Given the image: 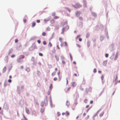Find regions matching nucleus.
<instances>
[{
    "mask_svg": "<svg viewBox=\"0 0 120 120\" xmlns=\"http://www.w3.org/2000/svg\"><path fill=\"white\" fill-rule=\"evenodd\" d=\"M104 113V112L101 111V110H99L94 115V116H97L98 114H99V116L100 117H102Z\"/></svg>",
    "mask_w": 120,
    "mask_h": 120,
    "instance_id": "nucleus-1",
    "label": "nucleus"
},
{
    "mask_svg": "<svg viewBox=\"0 0 120 120\" xmlns=\"http://www.w3.org/2000/svg\"><path fill=\"white\" fill-rule=\"evenodd\" d=\"M47 104V97H46L45 99H44V101L41 102V106L42 107H43L44 105L46 106Z\"/></svg>",
    "mask_w": 120,
    "mask_h": 120,
    "instance_id": "nucleus-2",
    "label": "nucleus"
},
{
    "mask_svg": "<svg viewBox=\"0 0 120 120\" xmlns=\"http://www.w3.org/2000/svg\"><path fill=\"white\" fill-rule=\"evenodd\" d=\"M24 56L23 55H21L20 56L19 58H18L17 60V61L18 63H20L22 61L21 60V59L24 58Z\"/></svg>",
    "mask_w": 120,
    "mask_h": 120,
    "instance_id": "nucleus-3",
    "label": "nucleus"
},
{
    "mask_svg": "<svg viewBox=\"0 0 120 120\" xmlns=\"http://www.w3.org/2000/svg\"><path fill=\"white\" fill-rule=\"evenodd\" d=\"M73 6L75 8H77L81 7L82 6L80 4H75V5L74 6Z\"/></svg>",
    "mask_w": 120,
    "mask_h": 120,
    "instance_id": "nucleus-4",
    "label": "nucleus"
},
{
    "mask_svg": "<svg viewBox=\"0 0 120 120\" xmlns=\"http://www.w3.org/2000/svg\"><path fill=\"white\" fill-rule=\"evenodd\" d=\"M75 14L76 16L77 17H78L81 14V12L80 11H77L76 12Z\"/></svg>",
    "mask_w": 120,
    "mask_h": 120,
    "instance_id": "nucleus-5",
    "label": "nucleus"
},
{
    "mask_svg": "<svg viewBox=\"0 0 120 120\" xmlns=\"http://www.w3.org/2000/svg\"><path fill=\"white\" fill-rule=\"evenodd\" d=\"M8 61V57L7 56H6L5 59L4 61L5 63H7Z\"/></svg>",
    "mask_w": 120,
    "mask_h": 120,
    "instance_id": "nucleus-6",
    "label": "nucleus"
},
{
    "mask_svg": "<svg viewBox=\"0 0 120 120\" xmlns=\"http://www.w3.org/2000/svg\"><path fill=\"white\" fill-rule=\"evenodd\" d=\"M25 110L26 112L28 114H29L30 112L29 110V109L28 108H26L25 109Z\"/></svg>",
    "mask_w": 120,
    "mask_h": 120,
    "instance_id": "nucleus-7",
    "label": "nucleus"
},
{
    "mask_svg": "<svg viewBox=\"0 0 120 120\" xmlns=\"http://www.w3.org/2000/svg\"><path fill=\"white\" fill-rule=\"evenodd\" d=\"M32 115L35 116L36 115V112L34 110H33L32 111Z\"/></svg>",
    "mask_w": 120,
    "mask_h": 120,
    "instance_id": "nucleus-8",
    "label": "nucleus"
},
{
    "mask_svg": "<svg viewBox=\"0 0 120 120\" xmlns=\"http://www.w3.org/2000/svg\"><path fill=\"white\" fill-rule=\"evenodd\" d=\"M118 78L117 76V75H116L114 77V81H116Z\"/></svg>",
    "mask_w": 120,
    "mask_h": 120,
    "instance_id": "nucleus-9",
    "label": "nucleus"
},
{
    "mask_svg": "<svg viewBox=\"0 0 120 120\" xmlns=\"http://www.w3.org/2000/svg\"><path fill=\"white\" fill-rule=\"evenodd\" d=\"M45 110V108H41V113H43L44 112Z\"/></svg>",
    "mask_w": 120,
    "mask_h": 120,
    "instance_id": "nucleus-10",
    "label": "nucleus"
},
{
    "mask_svg": "<svg viewBox=\"0 0 120 120\" xmlns=\"http://www.w3.org/2000/svg\"><path fill=\"white\" fill-rule=\"evenodd\" d=\"M76 85V84L75 82H73L72 83V86L74 87Z\"/></svg>",
    "mask_w": 120,
    "mask_h": 120,
    "instance_id": "nucleus-11",
    "label": "nucleus"
},
{
    "mask_svg": "<svg viewBox=\"0 0 120 120\" xmlns=\"http://www.w3.org/2000/svg\"><path fill=\"white\" fill-rule=\"evenodd\" d=\"M52 45L51 42H49L48 45V47H51L52 46Z\"/></svg>",
    "mask_w": 120,
    "mask_h": 120,
    "instance_id": "nucleus-12",
    "label": "nucleus"
},
{
    "mask_svg": "<svg viewBox=\"0 0 120 120\" xmlns=\"http://www.w3.org/2000/svg\"><path fill=\"white\" fill-rule=\"evenodd\" d=\"M6 67H4V68H3V72H5V71H6Z\"/></svg>",
    "mask_w": 120,
    "mask_h": 120,
    "instance_id": "nucleus-13",
    "label": "nucleus"
},
{
    "mask_svg": "<svg viewBox=\"0 0 120 120\" xmlns=\"http://www.w3.org/2000/svg\"><path fill=\"white\" fill-rule=\"evenodd\" d=\"M35 25L36 23L34 22H33L32 24V27H33Z\"/></svg>",
    "mask_w": 120,
    "mask_h": 120,
    "instance_id": "nucleus-14",
    "label": "nucleus"
},
{
    "mask_svg": "<svg viewBox=\"0 0 120 120\" xmlns=\"http://www.w3.org/2000/svg\"><path fill=\"white\" fill-rule=\"evenodd\" d=\"M107 63V61H104L103 63V64L104 66H105L106 65Z\"/></svg>",
    "mask_w": 120,
    "mask_h": 120,
    "instance_id": "nucleus-15",
    "label": "nucleus"
},
{
    "mask_svg": "<svg viewBox=\"0 0 120 120\" xmlns=\"http://www.w3.org/2000/svg\"><path fill=\"white\" fill-rule=\"evenodd\" d=\"M69 115V112L68 111H67L65 113L66 116H68Z\"/></svg>",
    "mask_w": 120,
    "mask_h": 120,
    "instance_id": "nucleus-16",
    "label": "nucleus"
},
{
    "mask_svg": "<svg viewBox=\"0 0 120 120\" xmlns=\"http://www.w3.org/2000/svg\"><path fill=\"white\" fill-rule=\"evenodd\" d=\"M59 73H58V76H59V81H60L61 80V76H59Z\"/></svg>",
    "mask_w": 120,
    "mask_h": 120,
    "instance_id": "nucleus-17",
    "label": "nucleus"
},
{
    "mask_svg": "<svg viewBox=\"0 0 120 120\" xmlns=\"http://www.w3.org/2000/svg\"><path fill=\"white\" fill-rule=\"evenodd\" d=\"M56 72H54L52 73L51 75H52V76H53L55 75H56Z\"/></svg>",
    "mask_w": 120,
    "mask_h": 120,
    "instance_id": "nucleus-18",
    "label": "nucleus"
},
{
    "mask_svg": "<svg viewBox=\"0 0 120 120\" xmlns=\"http://www.w3.org/2000/svg\"><path fill=\"white\" fill-rule=\"evenodd\" d=\"M50 22L51 23H53L55 21L53 19H52L50 21Z\"/></svg>",
    "mask_w": 120,
    "mask_h": 120,
    "instance_id": "nucleus-19",
    "label": "nucleus"
},
{
    "mask_svg": "<svg viewBox=\"0 0 120 120\" xmlns=\"http://www.w3.org/2000/svg\"><path fill=\"white\" fill-rule=\"evenodd\" d=\"M52 84H51L50 85V86L49 87L50 90H51V89L52 88Z\"/></svg>",
    "mask_w": 120,
    "mask_h": 120,
    "instance_id": "nucleus-20",
    "label": "nucleus"
},
{
    "mask_svg": "<svg viewBox=\"0 0 120 120\" xmlns=\"http://www.w3.org/2000/svg\"><path fill=\"white\" fill-rule=\"evenodd\" d=\"M65 30V28H63L62 29V32H61V33L62 34H63L64 32V31Z\"/></svg>",
    "mask_w": 120,
    "mask_h": 120,
    "instance_id": "nucleus-21",
    "label": "nucleus"
},
{
    "mask_svg": "<svg viewBox=\"0 0 120 120\" xmlns=\"http://www.w3.org/2000/svg\"><path fill=\"white\" fill-rule=\"evenodd\" d=\"M52 52L53 53H54L56 52L55 49H53L52 50Z\"/></svg>",
    "mask_w": 120,
    "mask_h": 120,
    "instance_id": "nucleus-22",
    "label": "nucleus"
},
{
    "mask_svg": "<svg viewBox=\"0 0 120 120\" xmlns=\"http://www.w3.org/2000/svg\"><path fill=\"white\" fill-rule=\"evenodd\" d=\"M80 35H78L76 38V39L77 40L79 37H80Z\"/></svg>",
    "mask_w": 120,
    "mask_h": 120,
    "instance_id": "nucleus-23",
    "label": "nucleus"
},
{
    "mask_svg": "<svg viewBox=\"0 0 120 120\" xmlns=\"http://www.w3.org/2000/svg\"><path fill=\"white\" fill-rule=\"evenodd\" d=\"M87 99H85L84 101V102L85 103H87Z\"/></svg>",
    "mask_w": 120,
    "mask_h": 120,
    "instance_id": "nucleus-24",
    "label": "nucleus"
},
{
    "mask_svg": "<svg viewBox=\"0 0 120 120\" xmlns=\"http://www.w3.org/2000/svg\"><path fill=\"white\" fill-rule=\"evenodd\" d=\"M55 58L56 59V60L58 61L59 60V57L58 56H55Z\"/></svg>",
    "mask_w": 120,
    "mask_h": 120,
    "instance_id": "nucleus-25",
    "label": "nucleus"
},
{
    "mask_svg": "<svg viewBox=\"0 0 120 120\" xmlns=\"http://www.w3.org/2000/svg\"><path fill=\"white\" fill-rule=\"evenodd\" d=\"M26 71H27L28 72L30 70V69L29 68H26Z\"/></svg>",
    "mask_w": 120,
    "mask_h": 120,
    "instance_id": "nucleus-26",
    "label": "nucleus"
},
{
    "mask_svg": "<svg viewBox=\"0 0 120 120\" xmlns=\"http://www.w3.org/2000/svg\"><path fill=\"white\" fill-rule=\"evenodd\" d=\"M59 18V17L58 16H55L54 17L53 19H56L58 18Z\"/></svg>",
    "mask_w": 120,
    "mask_h": 120,
    "instance_id": "nucleus-27",
    "label": "nucleus"
},
{
    "mask_svg": "<svg viewBox=\"0 0 120 120\" xmlns=\"http://www.w3.org/2000/svg\"><path fill=\"white\" fill-rule=\"evenodd\" d=\"M66 105L68 106V105L69 104V103L68 102V101H67L66 102Z\"/></svg>",
    "mask_w": 120,
    "mask_h": 120,
    "instance_id": "nucleus-28",
    "label": "nucleus"
},
{
    "mask_svg": "<svg viewBox=\"0 0 120 120\" xmlns=\"http://www.w3.org/2000/svg\"><path fill=\"white\" fill-rule=\"evenodd\" d=\"M43 44L44 45H46V42L45 41H43Z\"/></svg>",
    "mask_w": 120,
    "mask_h": 120,
    "instance_id": "nucleus-29",
    "label": "nucleus"
},
{
    "mask_svg": "<svg viewBox=\"0 0 120 120\" xmlns=\"http://www.w3.org/2000/svg\"><path fill=\"white\" fill-rule=\"evenodd\" d=\"M69 55H70V58H71V60H72V57L71 55V53H69Z\"/></svg>",
    "mask_w": 120,
    "mask_h": 120,
    "instance_id": "nucleus-30",
    "label": "nucleus"
},
{
    "mask_svg": "<svg viewBox=\"0 0 120 120\" xmlns=\"http://www.w3.org/2000/svg\"><path fill=\"white\" fill-rule=\"evenodd\" d=\"M79 26L81 27H82L83 26V24L82 23H80V24L79 25Z\"/></svg>",
    "mask_w": 120,
    "mask_h": 120,
    "instance_id": "nucleus-31",
    "label": "nucleus"
},
{
    "mask_svg": "<svg viewBox=\"0 0 120 120\" xmlns=\"http://www.w3.org/2000/svg\"><path fill=\"white\" fill-rule=\"evenodd\" d=\"M42 34L43 36H45V35H46L45 33L44 32H43L42 33Z\"/></svg>",
    "mask_w": 120,
    "mask_h": 120,
    "instance_id": "nucleus-32",
    "label": "nucleus"
},
{
    "mask_svg": "<svg viewBox=\"0 0 120 120\" xmlns=\"http://www.w3.org/2000/svg\"><path fill=\"white\" fill-rule=\"evenodd\" d=\"M37 73L38 75H39L40 74V71H37Z\"/></svg>",
    "mask_w": 120,
    "mask_h": 120,
    "instance_id": "nucleus-33",
    "label": "nucleus"
},
{
    "mask_svg": "<svg viewBox=\"0 0 120 120\" xmlns=\"http://www.w3.org/2000/svg\"><path fill=\"white\" fill-rule=\"evenodd\" d=\"M15 54H13L11 56V57L12 58L14 57H15Z\"/></svg>",
    "mask_w": 120,
    "mask_h": 120,
    "instance_id": "nucleus-34",
    "label": "nucleus"
},
{
    "mask_svg": "<svg viewBox=\"0 0 120 120\" xmlns=\"http://www.w3.org/2000/svg\"><path fill=\"white\" fill-rule=\"evenodd\" d=\"M89 36V34H87L86 35V37L87 38H88Z\"/></svg>",
    "mask_w": 120,
    "mask_h": 120,
    "instance_id": "nucleus-35",
    "label": "nucleus"
},
{
    "mask_svg": "<svg viewBox=\"0 0 120 120\" xmlns=\"http://www.w3.org/2000/svg\"><path fill=\"white\" fill-rule=\"evenodd\" d=\"M24 118V119H22V120H27L26 119L25 117L24 116H23Z\"/></svg>",
    "mask_w": 120,
    "mask_h": 120,
    "instance_id": "nucleus-36",
    "label": "nucleus"
},
{
    "mask_svg": "<svg viewBox=\"0 0 120 120\" xmlns=\"http://www.w3.org/2000/svg\"><path fill=\"white\" fill-rule=\"evenodd\" d=\"M57 80V78L56 77H55L53 79V80L54 81H56Z\"/></svg>",
    "mask_w": 120,
    "mask_h": 120,
    "instance_id": "nucleus-37",
    "label": "nucleus"
},
{
    "mask_svg": "<svg viewBox=\"0 0 120 120\" xmlns=\"http://www.w3.org/2000/svg\"><path fill=\"white\" fill-rule=\"evenodd\" d=\"M79 19L80 20H82L83 19V18L82 17H79Z\"/></svg>",
    "mask_w": 120,
    "mask_h": 120,
    "instance_id": "nucleus-38",
    "label": "nucleus"
},
{
    "mask_svg": "<svg viewBox=\"0 0 120 120\" xmlns=\"http://www.w3.org/2000/svg\"><path fill=\"white\" fill-rule=\"evenodd\" d=\"M39 55L41 56H42L43 55V54L41 53H39Z\"/></svg>",
    "mask_w": 120,
    "mask_h": 120,
    "instance_id": "nucleus-39",
    "label": "nucleus"
},
{
    "mask_svg": "<svg viewBox=\"0 0 120 120\" xmlns=\"http://www.w3.org/2000/svg\"><path fill=\"white\" fill-rule=\"evenodd\" d=\"M64 43L65 44L64 45L66 47L67 46V43L66 42H64Z\"/></svg>",
    "mask_w": 120,
    "mask_h": 120,
    "instance_id": "nucleus-40",
    "label": "nucleus"
},
{
    "mask_svg": "<svg viewBox=\"0 0 120 120\" xmlns=\"http://www.w3.org/2000/svg\"><path fill=\"white\" fill-rule=\"evenodd\" d=\"M109 55L108 54L106 53L105 55V56L106 57H107Z\"/></svg>",
    "mask_w": 120,
    "mask_h": 120,
    "instance_id": "nucleus-41",
    "label": "nucleus"
},
{
    "mask_svg": "<svg viewBox=\"0 0 120 120\" xmlns=\"http://www.w3.org/2000/svg\"><path fill=\"white\" fill-rule=\"evenodd\" d=\"M97 72V70L96 69H94V73H96Z\"/></svg>",
    "mask_w": 120,
    "mask_h": 120,
    "instance_id": "nucleus-42",
    "label": "nucleus"
},
{
    "mask_svg": "<svg viewBox=\"0 0 120 120\" xmlns=\"http://www.w3.org/2000/svg\"><path fill=\"white\" fill-rule=\"evenodd\" d=\"M8 82H9L11 83V80L10 79H9L8 80Z\"/></svg>",
    "mask_w": 120,
    "mask_h": 120,
    "instance_id": "nucleus-43",
    "label": "nucleus"
},
{
    "mask_svg": "<svg viewBox=\"0 0 120 120\" xmlns=\"http://www.w3.org/2000/svg\"><path fill=\"white\" fill-rule=\"evenodd\" d=\"M49 20V19H48L46 20V19H44V21L45 22L46 21H48Z\"/></svg>",
    "mask_w": 120,
    "mask_h": 120,
    "instance_id": "nucleus-44",
    "label": "nucleus"
},
{
    "mask_svg": "<svg viewBox=\"0 0 120 120\" xmlns=\"http://www.w3.org/2000/svg\"><path fill=\"white\" fill-rule=\"evenodd\" d=\"M56 14L55 13H53L52 14V15L53 16H54Z\"/></svg>",
    "mask_w": 120,
    "mask_h": 120,
    "instance_id": "nucleus-45",
    "label": "nucleus"
},
{
    "mask_svg": "<svg viewBox=\"0 0 120 120\" xmlns=\"http://www.w3.org/2000/svg\"><path fill=\"white\" fill-rule=\"evenodd\" d=\"M91 108V107H90L88 109L86 110V112H88L89 110L90 109V108Z\"/></svg>",
    "mask_w": 120,
    "mask_h": 120,
    "instance_id": "nucleus-46",
    "label": "nucleus"
},
{
    "mask_svg": "<svg viewBox=\"0 0 120 120\" xmlns=\"http://www.w3.org/2000/svg\"><path fill=\"white\" fill-rule=\"evenodd\" d=\"M36 22H37V23H39L40 22V20H37Z\"/></svg>",
    "mask_w": 120,
    "mask_h": 120,
    "instance_id": "nucleus-47",
    "label": "nucleus"
},
{
    "mask_svg": "<svg viewBox=\"0 0 120 120\" xmlns=\"http://www.w3.org/2000/svg\"><path fill=\"white\" fill-rule=\"evenodd\" d=\"M37 42L39 44H40L41 43V41L40 40H38L37 41Z\"/></svg>",
    "mask_w": 120,
    "mask_h": 120,
    "instance_id": "nucleus-48",
    "label": "nucleus"
},
{
    "mask_svg": "<svg viewBox=\"0 0 120 120\" xmlns=\"http://www.w3.org/2000/svg\"><path fill=\"white\" fill-rule=\"evenodd\" d=\"M62 64H65V61L64 60H63L62 61Z\"/></svg>",
    "mask_w": 120,
    "mask_h": 120,
    "instance_id": "nucleus-49",
    "label": "nucleus"
},
{
    "mask_svg": "<svg viewBox=\"0 0 120 120\" xmlns=\"http://www.w3.org/2000/svg\"><path fill=\"white\" fill-rule=\"evenodd\" d=\"M18 39H16L15 40V43H17L18 42Z\"/></svg>",
    "mask_w": 120,
    "mask_h": 120,
    "instance_id": "nucleus-50",
    "label": "nucleus"
},
{
    "mask_svg": "<svg viewBox=\"0 0 120 120\" xmlns=\"http://www.w3.org/2000/svg\"><path fill=\"white\" fill-rule=\"evenodd\" d=\"M24 22L25 23H26V20L25 19H24L23 20Z\"/></svg>",
    "mask_w": 120,
    "mask_h": 120,
    "instance_id": "nucleus-51",
    "label": "nucleus"
},
{
    "mask_svg": "<svg viewBox=\"0 0 120 120\" xmlns=\"http://www.w3.org/2000/svg\"><path fill=\"white\" fill-rule=\"evenodd\" d=\"M93 101L92 100H91L90 101V103L91 104H92L93 103Z\"/></svg>",
    "mask_w": 120,
    "mask_h": 120,
    "instance_id": "nucleus-52",
    "label": "nucleus"
},
{
    "mask_svg": "<svg viewBox=\"0 0 120 120\" xmlns=\"http://www.w3.org/2000/svg\"><path fill=\"white\" fill-rule=\"evenodd\" d=\"M79 41H82V38H79Z\"/></svg>",
    "mask_w": 120,
    "mask_h": 120,
    "instance_id": "nucleus-53",
    "label": "nucleus"
},
{
    "mask_svg": "<svg viewBox=\"0 0 120 120\" xmlns=\"http://www.w3.org/2000/svg\"><path fill=\"white\" fill-rule=\"evenodd\" d=\"M58 116H60V112H58L57 113Z\"/></svg>",
    "mask_w": 120,
    "mask_h": 120,
    "instance_id": "nucleus-54",
    "label": "nucleus"
},
{
    "mask_svg": "<svg viewBox=\"0 0 120 120\" xmlns=\"http://www.w3.org/2000/svg\"><path fill=\"white\" fill-rule=\"evenodd\" d=\"M80 89L81 90H83V89L81 87V86L80 87Z\"/></svg>",
    "mask_w": 120,
    "mask_h": 120,
    "instance_id": "nucleus-55",
    "label": "nucleus"
},
{
    "mask_svg": "<svg viewBox=\"0 0 120 120\" xmlns=\"http://www.w3.org/2000/svg\"><path fill=\"white\" fill-rule=\"evenodd\" d=\"M50 91H49L48 92V93H47L49 95L50 94Z\"/></svg>",
    "mask_w": 120,
    "mask_h": 120,
    "instance_id": "nucleus-56",
    "label": "nucleus"
},
{
    "mask_svg": "<svg viewBox=\"0 0 120 120\" xmlns=\"http://www.w3.org/2000/svg\"><path fill=\"white\" fill-rule=\"evenodd\" d=\"M67 9L68 11H69V12H70L71 11L68 8H67Z\"/></svg>",
    "mask_w": 120,
    "mask_h": 120,
    "instance_id": "nucleus-57",
    "label": "nucleus"
},
{
    "mask_svg": "<svg viewBox=\"0 0 120 120\" xmlns=\"http://www.w3.org/2000/svg\"><path fill=\"white\" fill-rule=\"evenodd\" d=\"M59 40L61 42V41L62 40V39L61 38H60L59 39Z\"/></svg>",
    "mask_w": 120,
    "mask_h": 120,
    "instance_id": "nucleus-58",
    "label": "nucleus"
},
{
    "mask_svg": "<svg viewBox=\"0 0 120 120\" xmlns=\"http://www.w3.org/2000/svg\"><path fill=\"white\" fill-rule=\"evenodd\" d=\"M71 88L70 87H69L68 88V89H67V91H69V90Z\"/></svg>",
    "mask_w": 120,
    "mask_h": 120,
    "instance_id": "nucleus-59",
    "label": "nucleus"
},
{
    "mask_svg": "<svg viewBox=\"0 0 120 120\" xmlns=\"http://www.w3.org/2000/svg\"><path fill=\"white\" fill-rule=\"evenodd\" d=\"M89 107V105H87L86 107V108H87Z\"/></svg>",
    "mask_w": 120,
    "mask_h": 120,
    "instance_id": "nucleus-60",
    "label": "nucleus"
},
{
    "mask_svg": "<svg viewBox=\"0 0 120 120\" xmlns=\"http://www.w3.org/2000/svg\"><path fill=\"white\" fill-rule=\"evenodd\" d=\"M86 113H84L83 114V116H86Z\"/></svg>",
    "mask_w": 120,
    "mask_h": 120,
    "instance_id": "nucleus-61",
    "label": "nucleus"
},
{
    "mask_svg": "<svg viewBox=\"0 0 120 120\" xmlns=\"http://www.w3.org/2000/svg\"><path fill=\"white\" fill-rule=\"evenodd\" d=\"M64 57H63V56H61V58L62 59H64Z\"/></svg>",
    "mask_w": 120,
    "mask_h": 120,
    "instance_id": "nucleus-62",
    "label": "nucleus"
},
{
    "mask_svg": "<svg viewBox=\"0 0 120 120\" xmlns=\"http://www.w3.org/2000/svg\"><path fill=\"white\" fill-rule=\"evenodd\" d=\"M57 48H58V49H60V47H59L58 45L57 46Z\"/></svg>",
    "mask_w": 120,
    "mask_h": 120,
    "instance_id": "nucleus-63",
    "label": "nucleus"
},
{
    "mask_svg": "<svg viewBox=\"0 0 120 120\" xmlns=\"http://www.w3.org/2000/svg\"><path fill=\"white\" fill-rule=\"evenodd\" d=\"M23 68V67L22 66H21L20 67V68L21 69H22Z\"/></svg>",
    "mask_w": 120,
    "mask_h": 120,
    "instance_id": "nucleus-64",
    "label": "nucleus"
}]
</instances>
